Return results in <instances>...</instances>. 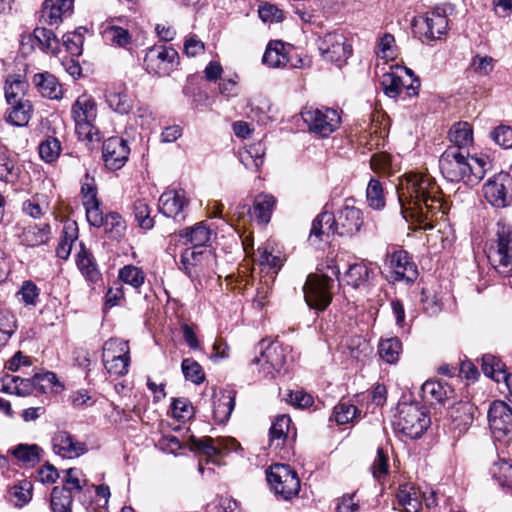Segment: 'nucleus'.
Listing matches in <instances>:
<instances>
[{"mask_svg": "<svg viewBox=\"0 0 512 512\" xmlns=\"http://www.w3.org/2000/svg\"><path fill=\"white\" fill-rule=\"evenodd\" d=\"M76 265L85 280L91 284L101 281L102 275L93 254L81 243L76 254Z\"/></svg>", "mask_w": 512, "mask_h": 512, "instance_id": "b1692460", "label": "nucleus"}, {"mask_svg": "<svg viewBox=\"0 0 512 512\" xmlns=\"http://www.w3.org/2000/svg\"><path fill=\"white\" fill-rule=\"evenodd\" d=\"M190 442L191 450L201 451L209 458L235 451L239 447V443L234 438H219L217 440H213L210 437L197 439L196 437L191 436Z\"/></svg>", "mask_w": 512, "mask_h": 512, "instance_id": "6ab92c4d", "label": "nucleus"}, {"mask_svg": "<svg viewBox=\"0 0 512 512\" xmlns=\"http://www.w3.org/2000/svg\"><path fill=\"white\" fill-rule=\"evenodd\" d=\"M20 167L5 151L0 150V180L8 184H15L20 175Z\"/></svg>", "mask_w": 512, "mask_h": 512, "instance_id": "a18cd8bd", "label": "nucleus"}, {"mask_svg": "<svg viewBox=\"0 0 512 512\" xmlns=\"http://www.w3.org/2000/svg\"><path fill=\"white\" fill-rule=\"evenodd\" d=\"M133 212L139 227L145 230L154 227V218L150 216V208L144 199H138L134 202Z\"/></svg>", "mask_w": 512, "mask_h": 512, "instance_id": "6e6d98bb", "label": "nucleus"}, {"mask_svg": "<svg viewBox=\"0 0 512 512\" xmlns=\"http://www.w3.org/2000/svg\"><path fill=\"white\" fill-rule=\"evenodd\" d=\"M394 425L402 434L416 439L429 427L430 418L419 404L403 402L398 405Z\"/></svg>", "mask_w": 512, "mask_h": 512, "instance_id": "20e7f679", "label": "nucleus"}, {"mask_svg": "<svg viewBox=\"0 0 512 512\" xmlns=\"http://www.w3.org/2000/svg\"><path fill=\"white\" fill-rule=\"evenodd\" d=\"M373 275V270L364 262L349 266L344 275L347 285L353 288L365 287Z\"/></svg>", "mask_w": 512, "mask_h": 512, "instance_id": "f704fd0d", "label": "nucleus"}, {"mask_svg": "<svg viewBox=\"0 0 512 512\" xmlns=\"http://www.w3.org/2000/svg\"><path fill=\"white\" fill-rule=\"evenodd\" d=\"M60 152L61 144L55 137H48L39 146L40 157L48 163L55 161L59 157Z\"/></svg>", "mask_w": 512, "mask_h": 512, "instance_id": "bf43d9fd", "label": "nucleus"}, {"mask_svg": "<svg viewBox=\"0 0 512 512\" xmlns=\"http://www.w3.org/2000/svg\"><path fill=\"white\" fill-rule=\"evenodd\" d=\"M505 365L500 359L491 354H485L482 357V370L484 374L497 382L504 380L508 375L505 371Z\"/></svg>", "mask_w": 512, "mask_h": 512, "instance_id": "de8ad7c7", "label": "nucleus"}, {"mask_svg": "<svg viewBox=\"0 0 512 512\" xmlns=\"http://www.w3.org/2000/svg\"><path fill=\"white\" fill-rule=\"evenodd\" d=\"M73 0H45L41 11V20L49 26H58L63 18L70 15Z\"/></svg>", "mask_w": 512, "mask_h": 512, "instance_id": "412c9836", "label": "nucleus"}, {"mask_svg": "<svg viewBox=\"0 0 512 512\" xmlns=\"http://www.w3.org/2000/svg\"><path fill=\"white\" fill-rule=\"evenodd\" d=\"M389 267L394 281L413 282L418 276L417 266L404 250H396L389 257Z\"/></svg>", "mask_w": 512, "mask_h": 512, "instance_id": "aec40b11", "label": "nucleus"}, {"mask_svg": "<svg viewBox=\"0 0 512 512\" xmlns=\"http://www.w3.org/2000/svg\"><path fill=\"white\" fill-rule=\"evenodd\" d=\"M120 21L121 18H112L111 25L105 28L103 36L112 46L127 48L132 42V36L128 30L115 24Z\"/></svg>", "mask_w": 512, "mask_h": 512, "instance_id": "e433bc0d", "label": "nucleus"}, {"mask_svg": "<svg viewBox=\"0 0 512 512\" xmlns=\"http://www.w3.org/2000/svg\"><path fill=\"white\" fill-rule=\"evenodd\" d=\"M485 199L494 207L504 208L512 202V177L500 172L490 178L483 186Z\"/></svg>", "mask_w": 512, "mask_h": 512, "instance_id": "ddd939ff", "label": "nucleus"}, {"mask_svg": "<svg viewBox=\"0 0 512 512\" xmlns=\"http://www.w3.org/2000/svg\"><path fill=\"white\" fill-rule=\"evenodd\" d=\"M489 426L497 441L512 440V410L503 401H494L488 411Z\"/></svg>", "mask_w": 512, "mask_h": 512, "instance_id": "4468645a", "label": "nucleus"}, {"mask_svg": "<svg viewBox=\"0 0 512 512\" xmlns=\"http://www.w3.org/2000/svg\"><path fill=\"white\" fill-rule=\"evenodd\" d=\"M235 407V397L231 393H222L213 401V417L219 423H225L229 420Z\"/></svg>", "mask_w": 512, "mask_h": 512, "instance_id": "4c0bfd02", "label": "nucleus"}, {"mask_svg": "<svg viewBox=\"0 0 512 512\" xmlns=\"http://www.w3.org/2000/svg\"><path fill=\"white\" fill-rule=\"evenodd\" d=\"M450 4L436 6L431 12L415 17L413 20L414 32L426 40L439 39L445 34L448 27L446 14L451 11Z\"/></svg>", "mask_w": 512, "mask_h": 512, "instance_id": "0eeeda50", "label": "nucleus"}, {"mask_svg": "<svg viewBox=\"0 0 512 512\" xmlns=\"http://www.w3.org/2000/svg\"><path fill=\"white\" fill-rule=\"evenodd\" d=\"M105 97L109 107L115 112L127 114L132 109V99L121 86L107 90Z\"/></svg>", "mask_w": 512, "mask_h": 512, "instance_id": "c9c22d12", "label": "nucleus"}, {"mask_svg": "<svg viewBox=\"0 0 512 512\" xmlns=\"http://www.w3.org/2000/svg\"><path fill=\"white\" fill-rule=\"evenodd\" d=\"M184 377L195 383L200 384L205 379V373L201 365L191 358L184 359L181 364Z\"/></svg>", "mask_w": 512, "mask_h": 512, "instance_id": "13d9d810", "label": "nucleus"}, {"mask_svg": "<svg viewBox=\"0 0 512 512\" xmlns=\"http://www.w3.org/2000/svg\"><path fill=\"white\" fill-rule=\"evenodd\" d=\"M51 443L54 453L62 458L74 459L87 452L84 442L78 441L71 433L64 430L57 431L53 435Z\"/></svg>", "mask_w": 512, "mask_h": 512, "instance_id": "a211bd4d", "label": "nucleus"}, {"mask_svg": "<svg viewBox=\"0 0 512 512\" xmlns=\"http://www.w3.org/2000/svg\"><path fill=\"white\" fill-rule=\"evenodd\" d=\"M449 139L454 143V147L461 150L468 147L473 142V130L468 122H459L452 126L449 131Z\"/></svg>", "mask_w": 512, "mask_h": 512, "instance_id": "79ce46f5", "label": "nucleus"}, {"mask_svg": "<svg viewBox=\"0 0 512 512\" xmlns=\"http://www.w3.org/2000/svg\"><path fill=\"white\" fill-rule=\"evenodd\" d=\"M476 407L469 402H458L449 411L452 428L458 432V436L465 433L474 420Z\"/></svg>", "mask_w": 512, "mask_h": 512, "instance_id": "5701e85b", "label": "nucleus"}, {"mask_svg": "<svg viewBox=\"0 0 512 512\" xmlns=\"http://www.w3.org/2000/svg\"><path fill=\"white\" fill-rule=\"evenodd\" d=\"M189 200L183 190H168L162 193L159 198L160 212L166 217H171L176 221L186 219V209Z\"/></svg>", "mask_w": 512, "mask_h": 512, "instance_id": "dca6fc26", "label": "nucleus"}, {"mask_svg": "<svg viewBox=\"0 0 512 512\" xmlns=\"http://www.w3.org/2000/svg\"><path fill=\"white\" fill-rule=\"evenodd\" d=\"M401 351L402 343L397 337L381 339L379 342V356L389 364H394L399 360Z\"/></svg>", "mask_w": 512, "mask_h": 512, "instance_id": "c03bdc74", "label": "nucleus"}, {"mask_svg": "<svg viewBox=\"0 0 512 512\" xmlns=\"http://www.w3.org/2000/svg\"><path fill=\"white\" fill-rule=\"evenodd\" d=\"M263 63L272 68L297 67L296 64L290 63L286 46L280 40H273L268 43L263 55Z\"/></svg>", "mask_w": 512, "mask_h": 512, "instance_id": "a878e982", "label": "nucleus"}, {"mask_svg": "<svg viewBox=\"0 0 512 512\" xmlns=\"http://www.w3.org/2000/svg\"><path fill=\"white\" fill-rule=\"evenodd\" d=\"M257 257L260 265L268 266L277 271L282 265L280 255H273L269 245L261 246L257 249Z\"/></svg>", "mask_w": 512, "mask_h": 512, "instance_id": "680f3d73", "label": "nucleus"}, {"mask_svg": "<svg viewBox=\"0 0 512 512\" xmlns=\"http://www.w3.org/2000/svg\"><path fill=\"white\" fill-rule=\"evenodd\" d=\"M101 227H104L105 232L109 234L110 238L116 240L122 238L126 231L125 221L116 212L106 214Z\"/></svg>", "mask_w": 512, "mask_h": 512, "instance_id": "3c124183", "label": "nucleus"}, {"mask_svg": "<svg viewBox=\"0 0 512 512\" xmlns=\"http://www.w3.org/2000/svg\"><path fill=\"white\" fill-rule=\"evenodd\" d=\"M487 164L485 159L469 157L457 147H449L439 159L440 170L447 180L462 181L469 186L477 185L484 178Z\"/></svg>", "mask_w": 512, "mask_h": 512, "instance_id": "f03ea898", "label": "nucleus"}, {"mask_svg": "<svg viewBox=\"0 0 512 512\" xmlns=\"http://www.w3.org/2000/svg\"><path fill=\"white\" fill-rule=\"evenodd\" d=\"M32 82L43 97L52 100L62 98V86L53 74L49 72L37 73L33 76Z\"/></svg>", "mask_w": 512, "mask_h": 512, "instance_id": "cd10ccee", "label": "nucleus"}, {"mask_svg": "<svg viewBox=\"0 0 512 512\" xmlns=\"http://www.w3.org/2000/svg\"><path fill=\"white\" fill-rule=\"evenodd\" d=\"M358 412V409L349 402H340L333 409V417L340 424H347L352 421Z\"/></svg>", "mask_w": 512, "mask_h": 512, "instance_id": "052dcab7", "label": "nucleus"}, {"mask_svg": "<svg viewBox=\"0 0 512 512\" xmlns=\"http://www.w3.org/2000/svg\"><path fill=\"white\" fill-rule=\"evenodd\" d=\"M291 418L280 415L272 423L269 430V447L277 450L284 447L290 432Z\"/></svg>", "mask_w": 512, "mask_h": 512, "instance_id": "7c9ffc66", "label": "nucleus"}, {"mask_svg": "<svg viewBox=\"0 0 512 512\" xmlns=\"http://www.w3.org/2000/svg\"><path fill=\"white\" fill-rule=\"evenodd\" d=\"M32 498V484L29 481H23L19 485H14L9 490V500L16 507H22Z\"/></svg>", "mask_w": 512, "mask_h": 512, "instance_id": "864d4df0", "label": "nucleus"}, {"mask_svg": "<svg viewBox=\"0 0 512 512\" xmlns=\"http://www.w3.org/2000/svg\"><path fill=\"white\" fill-rule=\"evenodd\" d=\"M71 114L75 126L86 122H94L97 116V106L94 99L88 95L79 96L72 105Z\"/></svg>", "mask_w": 512, "mask_h": 512, "instance_id": "bb28decb", "label": "nucleus"}, {"mask_svg": "<svg viewBox=\"0 0 512 512\" xmlns=\"http://www.w3.org/2000/svg\"><path fill=\"white\" fill-rule=\"evenodd\" d=\"M119 279L135 289L140 288L145 281V273L134 265H126L119 270Z\"/></svg>", "mask_w": 512, "mask_h": 512, "instance_id": "5fc2aeb1", "label": "nucleus"}, {"mask_svg": "<svg viewBox=\"0 0 512 512\" xmlns=\"http://www.w3.org/2000/svg\"><path fill=\"white\" fill-rule=\"evenodd\" d=\"M128 342L118 338H111L103 345L102 359L130 357Z\"/></svg>", "mask_w": 512, "mask_h": 512, "instance_id": "603ef678", "label": "nucleus"}, {"mask_svg": "<svg viewBox=\"0 0 512 512\" xmlns=\"http://www.w3.org/2000/svg\"><path fill=\"white\" fill-rule=\"evenodd\" d=\"M396 191L403 217L415 220L421 229H432V217L442 209L434 178L426 173H407L399 179Z\"/></svg>", "mask_w": 512, "mask_h": 512, "instance_id": "f257e3e1", "label": "nucleus"}, {"mask_svg": "<svg viewBox=\"0 0 512 512\" xmlns=\"http://www.w3.org/2000/svg\"><path fill=\"white\" fill-rule=\"evenodd\" d=\"M301 116L309 130L321 137H328L340 126L337 110L328 107H306Z\"/></svg>", "mask_w": 512, "mask_h": 512, "instance_id": "9d476101", "label": "nucleus"}, {"mask_svg": "<svg viewBox=\"0 0 512 512\" xmlns=\"http://www.w3.org/2000/svg\"><path fill=\"white\" fill-rule=\"evenodd\" d=\"M179 64V54L171 46L154 45L146 50L144 67L149 74L168 76Z\"/></svg>", "mask_w": 512, "mask_h": 512, "instance_id": "6e6552de", "label": "nucleus"}, {"mask_svg": "<svg viewBox=\"0 0 512 512\" xmlns=\"http://www.w3.org/2000/svg\"><path fill=\"white\" fill-rule=\"evenodd\" d=\"M421 392L423 399L430 403H444L454 394V390L447 383L437 380L426 381Z\"/></svg>", "mask_w": 512, "mask_h": 512, "instance_id": "c85d7f7f", "label": "nucleus"}, {"mask_svg": "<svg viewBox=\"0 0 512 512\" xmlns=\"http://www.w3.org/2000/svg\"><path fill=\"white\" fill-rule=\"evenodd\" d=\"M212 230L202 221L194 226L187 227L179 232V237L185 239V243H191L192 248L203 249L210 241Z\"/></svg>", "mask_w": 512, "mask_h": 512, "instance_id": "c756f323", "label": "nucleus"}, {"mask_svg": "<svg viewBox=\"0 0 512 512\" xmlns=\"http://www.w3.org/2000/svg\"><path fill=\"white\" fill-rule=\"evenodd\" d=\"M267 481L276 495L289 500L298 494L300 480L297 473L286 464H274L267 471Z\"/></svg>", "mask_w": 512, "mask_h": 512, "instance_id": "1a4fd4ad", "label": "nucleus"}, {"mask_svg": "<svg viewBox=\"0 0 512 512\" xmlns=\"http://www.w3.org/2000/svg\"><path fill=\"white\" fill-rule=\"evenodd\" d=\"M366 197L371 208L380 210L385 206L383 188L376 179H371L366 190Z\"/></svg>", "mask_w": 512, "mask_h": 512, "instance_id": "4d7b16f0", "label": "nucleus"}, {"mask_svg": "<svg viewBox=\"0 0 512 512\" xmlns=\"http://www.w3.org/2000/svg\"><path fill=\"white\" fill-rule=\"evenodd\" d=\"M78 228L75 222L66 223L60 237V242L56 249V255L60 259H68L73 242L77 239Z\"/></svg>", "mask_w": 512, "mask_h": 512, "instance_id": "ea45409f", "label": "nucleus"}, {"mask_svg": "<svg viewBox=\"0 0 512 512\" xmlns=\"http://www.w3.org/2000/svg\"><path fill=\"white\" fill-rule=\"evenodd\" d=\"M334 280L325 274H309L303 286L307 305L317 312L324 311L332 301Z\"/></svg>", "mask_w": 512, "mask_h": 512, "instance_id": "39448f33", "label": "nucleus"}, {"mask_svg": "<svg viewBox=\"0 0 512 512\" xmlns=\"http://www.w3.org/2000/svg\"><path fill=\"white\" fill-rule=\"evenodd\" d=\"M276 200L271 194L261 193L255 197L253 213L261 224H267L275 206Z\"/></svg>", "mask_w": 512, "mask_h": 512, "instance_id": "58836bf2", "label": "nucleus"}, {"mask_svg": "<svg viewBox=\"0 0 512 512\" xmlns=\"http://www.w3.org/2000/svg\"><path fill=\"white\" fill-rule=\"evenodd\" d=\"M72 502V495L65 487L52 489L50 506L53 512H71Z\"/></svg>", "mask_w": 512, "mask_h": 512, "instance_id": "09e8293b", "label": "nucleus"}, {"mask_svg": "<svg viewBox=\"0 0 512 512\" xmlns=\"http://www.w3.org/2000/svg\"><path fill=\"white\" fill-rule=\"evenodd\" d=\"M490 136L498 145L512 148V127L500 125L491 131Z\"/></svg>", "mask_w": 512, "mask_h": 512, "instance_id": "774afa93", "label": "nucleus"}, {"mask_svg": "<svg viewBox=\"0 0 512 512\" xmlns=\"http://www.w3.org/2000/svg\"><path fill=\"white\" fill-rule=\"evenodd\" d=\"M11 107L6 111L5 119L8 123L17 126H26L32 116L33 107L29 100L9 104Z\"/></svg>", "mask_w": 512, "mask_h": 512, "instance_id": "72a5a7b5", "label": "nucleus"}, {"mask_svg": "<svg viewBox=\"0 0 512 512\" xmlns=\"http://www.w3.org/2000/svg\"><path fill=\"white\" fill-rule=\"evenodd\" d=\"M37 445H24L20 444L13 450V455L26 463H36L39 460Z\"/></svg>", "mask_w": 512, "mask_h": 512, "instance_id": "338daca9", "label": "nucleus"}, {"mask_svg": "<svg viewBox=\"0 0 512 512\" xmlns=\"http://www.w3.org/2000/svg\"><path fill=\"white\" fill-rule=\"evenodd\" d=\"M16 328L15 316L9 309L0 305V347L9 341Z\"/></svg>", "mask_w": 512, "mask_h": 512, "instance_id": "8fccbe9b", "label": "nucleus"}, {"mask_svg": "<svg viewBox=\"0 0 512 512\" xmlns=\"http://www.w3.org/2000/svg\"><path fill=\"white\" fill-rule=\"evenodd\" d=\"M215 257L211 250L187 248L180 256V269L191 279H197L211 268Z\"/></svg>", "mask_w": 512, "mask_h": 512, "instance_id": "f8f14e48", "label": "nucleus"}, {"mask_svg": "<svg viewBox=\"0 0 512 512\" xmlns=\"http://www.w3.org/2000/svg\"><path fill=\"white\" fill-rule=\"evenodd\" d=\"M363 224V212L356 206L355 199H345L342 207L334 215L336 234L351 237L361 230Z\"/></svg>", "mask_w": 512, "mask_h": 512, "instance_id": "9b49d317", "label": "nucleus"}, {"mask_svg": "<svg viewBox=\"0 0 512 512\" xmlns=\"http://www.w3.org/2000/svg\"><path fill=\"white\" fill-rule=\"evenodd\" d=\"M336 234L334 214L323 211L312 222L309 238L311 241H323L324 236Z\"/></svg>", "mask_w": 512, "mask_h": 512, "instance_id": "473e14b6", "label": "nucleus"}, {"mask_svg": "<svg viewBox=\"0 0 512 512\" xmlns=\"http://www.w3.org/2000/svg\"><path fill=\"white\" fill-rule=\"evenodd\" d=\"M33 36L43 51L52 54H57L59 52L60 42L51 30L44 27H37L33 31Z\"/></svg>", "mask_w": 512, "mask_h": 512, "instance_id": "49530a36", "label": "nucleus"}, {"mask_svg": "<svg viewBox=\"0 0 512 512\" xmlns=\"http://www.w3.org/2000/svg\"><path fill=\"white\" fill-rule=\"evenodd\" d=\"M319 50L324 60L330 62H343L351 54V46L341 33H327L319 44Z\"/></svg>", "mask_w": 512, "mask_h": 512, "instance_id": "2eb2a0df", "label": "nucleus"}, {"mask_svg": "<svg viewBox=\"0 0 512 512\" xmlns=\"http://www.w3.org/2000/svg\"><path fill=\"white\" fill-rule=\"evenodd\" d=\"M260 356L253 359L252 363L260 366L259 372L265 378H274L286 368L288 362V347L274 341L264 347V341L261 342Z\"/></svg>", "mask_w": 512, "mask_h": 512, "instance_id": "423d86ee", "label": "nucleus"}, {"mask_svg": "<svg viewBox=\"0 0 512 512\" xmlns=\"http://www.w3.org/2000/svg\"><path fill=\"white\" fill-rule=\"evenodd\" d=\"M422 493L411 483L399 485L396 499L398 509L402 512H421Z\"/></svg>", "mask_w": 512, "mask_h": 512, "instance_id": "4be33fe9", "label": "nucleus"}, {"mask_svg": "<svg viewBox=\"0 0 512 512\" xmlns=\"http://www.w3.org/2000/svg\"><path fill=\"white\" fill-rule=\"evenodd\" d=\"M27 88L21 75H9L5 84V97L8 104L25 101L23 96Z\"/></svg>", "mask_w": 512, "mask_h": 512, "instance_id": "37998d69", "label": "nucleus"}, {"mask_svg": "<svg viewBox=\"0 0 512 512\" xmlns=\"http://www.w3.org/2000/svg\"><path fill=\"white\" fill-rule=\"evenodd\" d=\"M205 51V44L196 34H189L186 36L183 44V52L188 57H196L203 54Z\"/></svg>", "mask_w": 512, "mask_h": 512, "instance_id": "69168bd1", "label": "nucleus"}, {"mask_svg": "<svg viewBox=\"0 0 512 512\" xmlns=\"http://www.w3.org/2000/svg\"><path fill=\"white\" fill-rule=\"evenodd\" d=\"M488 258L499 273L506 274L512 270V224L497 222L495 240L489 249Z\"/></svg>", "mask_w": 512, "mask_h": 512, "instance_id": "7ed1b4c3", "label": "nucleus"}, {"mask_svg": "<svg viewBox=\"0 0 512 512\" xmlns=\"http://www.w3.org/2000/svg\"><path fill=\"white\" fill-rule=\"evenodd\" d=\"M102 360L107 372L112 376L120 377L128 372L130 357H119Z\"/></svg>", "mask_w": 512, "mask_h": 512, "instance_id": "e2e57ef3", "label": "nucleus"}, {"mask_svg": "<svg viewBox=\"0 0 512 512\" xmlns=\"http://www.w3.org/2000/svg\"><path fill=\"white\" fill-rule=\"evenodd\" d=\"M130 149L126 140L120 137H110L104 141L102 158L105 166L110 170L122 168L128 160Z\"/></svg>", "mask_w": 512, "mask_h": 512, "instance_id": "f3484780", "label": "nucleus"}, {"mask_svg": "<svg viewBox=\"0 0 512 512\" xmlns=\"http://www.w3.org/2000/svg\"><path fill=\"white\" fill-rule=\"evenodd\" d=\"M35 390L33 377L24 379L19 376L6 375L0 379V391L18 396L30 395Z\"/></svg>", "mask_w": 512, "mask_h": 512, "instance_id": "2f4dec72", "label": "nucleus"}, {"mask_svg": "<svg viewBox=\"0 0 512 512\" xmlns=\"http://www.w3.org/2000/svg\"><path fill=\"white\" fill-rule=\"evenodd\" d=\"M51 235L49 224H31L23 228L19 235L21 244L27 247H38L48 243Z\"/></svg>", "mask_w": 512, "mask_h": 512, "instance_id": "393cba45", "label": "nucleus"}, {"mask_svg": "<svg viewBox=\"0 0 512 512\" xmlns=\"http://www.w3.org/2000/svg\"><path fill=\"white\" fill-rule=\"evenodd\" d=\"M389 458L388 454L382 449H377L376 457L373 461V464L371 466V471L373 474V477L376 479H381L389 472Z\"/></svg>", "mask_w": 512, "mask_h": 512, "instance_id": "0e129e2a", "label": "nucleus"}, {"mask_svg": "<svg viewBox=\"0 0 512 512\" xmlns=\"http://www.w3.org/2000/svg\"><path fill=\"white\" fill-rule=\"evenodd\" d=\"M490 471L502 488L512 490V459H500L492 465Z\"/></svg>", "mask_w": 512, "mask_h": 512, "instance_id": "a19ab883", "label": "nucleus"}]
</instances>
